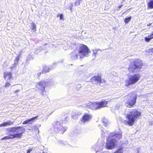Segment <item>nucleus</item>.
I'll return each instance as SVG.
<instances>
[{
    "label": "nucleus",
    "mask_w": 153,
    "mask_h": 153,
    "mask_svg": "<svg viewBox=\"0 0 153 153\" xmlns=\"http://www.w3.org/2000/svg\"><path fill=\"white\" fill-rule=\"evenodd\" d=\"M122 132H112L110 134L107 139L106 147L108 149H114L116 146V144L117 140L122 137Z\"/></svg>",
    "instance_id": "1"
},
{
    "label": "nucleus",
    "mask_w": 153,
    "mask_h": 153,
    "mask_svg": "<svg viewBox=\"0 0 153 153\" xmlns=\"http://www.w3.org/2000/svg\"><path fill=\"white\" fill-rule=\"evenodd\" d=\"M141 115V112L138 108L130 109L126 115L128 120L126 121V122L128 125L131 126L134 125L137 119H139Z\"/></svg>",
    "instance_id": "2"
},
{
    "label": "nucleus",
    "mask_w": 153,
    "mask_h": 153,
    "mask_svg": "<svg viewBox=\"0 0 153 153\" xmlns=\"http://www.w3.org/2000/svg\"><path fill=\"white\" fill-rule=\"evenodd\" d=\"M7 131L10 136H12V138H21L25 129L22 127H13L7 128Z\"/></svg>",
    "instance_id": "3"
},
{
    "label": "nucleus",
    "mask_w": 153,
    "mask_h": 153,
    "mask_svg": "<svg viewBox=\"0 0 153 153\" xmlns=\"http://www.w3.org/2000/svg\"><path fill=\"white\" fill-rule=\"evenodd\" d=\"M143 64L141 60L136 59L130 64L128 68V71L131 73L137 72L141 69Z\"/></svg>",
    "instance_id": "4"
},
{
    "label": "nucleus",
    "mask_w": 153,
    "mask_h": 153,
    "mask_svg": "<svg viewBox=\"0 0 153 153\" xmlns=\"http://www.w3.org/2000/svg\"><path fill=\"white\" fill-rule=\"evenodd\" d=\"M107 102L105 101H102L98 102H89L87 106L92 109L96 110L106 106Z\"/></svg>",
    "instance_id": "5"
},
{
    "label": "nucleus",
    "mask_w": 153,
    "mask_h": 153,
    "mask_svg": "<svg viewBox=\"0 0 153 153\" xmlns=\"http://www.w3.org/2000/svg\"><path fill=\"white\" fill-rule=\"evenodd\" d=\"M140 78V76L139 74H134L126 79L125 82V85L127 87L133 85L137 83Z\"/></svg>",
    "instance_id": "6"
},
{
    "label": "nucleus",
    "mask_w": 153,
    "mask_h": 153,
    "mask_svg": "<svg viewBox=\"0 0 153 153\" xmlns=\"http://www.w3.org/2000/svg\"><path fill=\"white\" fill-rule=\"evenodd\" d=\"M79 55L80 58H83L84 56H87L90 52V50L86 45L83 44L80 45L79 50H78Z\"/></svg>",
    "instance_id": "7"
},
{
    "label": "nucleus",
    "mask_w": 153,
    "mask_h": 153,
    "mask_svg": "<svg viewBox=\"0 0 153 153\" xmlns=\"http://www.w3.org/2000/svg\"><path fill=\"white\" fill-rule=\"evenodd\" d=\"M130 98L128 100L125 104L127 107H131L136 103L137 97L135 93H132L128 95Z\"/></svg>",
    "instance_id": "8"
},
{
    "label": "nucleus",
    "mask_w": 153,
    "mask_h": 153,
    "mask_svg": "<svg viewBox=\"0 0 153 153\" xmlns=\"http://www.w3.org/2000/svg\"><path fill=\"white\" fill-rule=\"evenodd\" d=\"M62 123H61L59 121H57L55 122V124H54V125L55 132L62 134L66 131L67 128L63 127L61 124Z\"/></svg>",
    "instance_id": "9"
},
{
    "label": "nucleus",
    "mask_w": 153,
    "mask_h": 153,
    "mask_svg": "<svg viewBox=\"0 0 153 153\" xmlns=\"http://www.w3.org/2000/svg\"><path fill=\"white\" fill-rule=\"evenodd\" d=\"M45 82L43 81L39 82L36 84V87L38 89L41 91V93L42 95L45 94V87L46 86Z\"/></svg>",
    "instance_id": "10"
},
{
    "label": "nucleus",
    "mask_w": 153,
    "mask_h": 153,
    "mask_svg": "<svg viewBox=\"0 0 153 153\" xmlns=\"http://www.w3.org/2000/svg\"><path fill=\"white\" fill-rule=\"evenodd\" d=\"M92 116L91 114L85 113L82 116L81 121L82 123H85L88 122L92 118Z\"/></svg>",
    "instance_id": "11"
},
{
    "label": "nucleus",
    "mask_w": 153,
    "mask_h": 153,
    "mask_svg": "<svg viewBox=\"0 0 153 153\" xmlns=\"http://www.w3.org/2000/svg\"><path fill=\"white\" fill-rule=\"evenodd\" d=\"M101 77L100 75L94 76L91 78V81L94 84H97L101 82Z\"/></svg>",
    "instance_id": "12"
},
{
    "label": "nucleus",
    "mask_w": 153,
    "mask_h": 153,
    "mask_svg": "<svg viewBox=\"0 0 153 153\" xmlns=\"http://www.w3.org/2000/svg\"><path fill=\"white\" fill-rule=\"evenodd\" d=\"M79 53L77 50H75L70 54V57L72 59L75 60L78 58Z\"/></svg>",
    "instance_id": "13"
},
{
    "label": "nucleus",
    "mask_w": 153,
    "mask_h": 153,
    "mask_svg": "<svg viewBox=\"0 0 153 153\" xmlns=\"http://www.w3.org/2000/svg\"><path fill=\"white\" fill-rule=\"evenodd\" d=\"M4 77L5 79L7 78V81H8L11 78L12 73L9 72H5L4 73Z\"/></svg>",
    "instance_id": "14"
},
{
    "label": "nucleus",
    "mask_w": 153,
    "mask_h": 153,
    "mask_svg": "<svg viewBox=\"0 0 153 153\" xmlns=\"http://www.w3.org/2000/svg\"><path fill=\"white\" fill-rule=\"evenodd\" d=\"M37 117V116H36L31 119H28L25 121L23 123V124H25L27 123L30 124H32L34 122V120Z\"/></svg>",
    "instance_id": "15"
},
{
    "label": "nucleus",
    "mask_w": 153,
    "mask_h": 153,
    "mask_svg": "<svg viewBox=\"0 0 153 153\" xmlns=\"http://www.w3.org/2000/svg\"><path fill=\"white\" fill-rule=\"evenodd\" d=\"M45 83H46V86H49L53 85L54 83V82L53 79H50L49 80H47L46 82H45Z\"/></svg>",
    "instance_id": "16"
},
{
    "label": "nucleus",
    "mask_w": 153,
    "mask_h": 153,
    "mask_svg": "<svg viewBox=\"0 0 153 153\" xmlns=\"http://www.w3.org/2000/svg\"><path fill=\"white\" fill-rule=\"evenodd\" d=\"M102 122L103 123L104 125L105 126H107L110 123V122L104 117L102 120Z\"/></svg>",
    "instance_id": "17"
},
{
    "label": "nucleus",
    "mask_w": 153,
    "mask_h": 153,
    "mask_svg": "<svg viewBox=\"0 0 153 153\" xmlns=\"http://www.w3.org/2000/svg\"><path fill=\"white\" fill-rule=\"evenodd\" d=\"M152 39H153V35L152 34L145 38L146 41L147 42H149Z\"/></svg>",
    "instance_id": "18"
},
{
    "label": "nucleus",
    "mask_w": 153,
    "mask_h": 153,
    "mask_svg": "<svg viewBox=\"0 0 153 153\" xmlns=\"http://www.w3.org/2000/svg\"><path fill=\"white\" fill-rule=\"evenodd\" d=\"M33 59V57L31 55H29L26 59V62L27 63H29L30 61Z\"/></svg>",
    "instance_id": "19"
},
{
    "label": "nucleus",
    "mask_w": 153,
    "mask_h": 153,
    "mask_svg": "<svg viewBox=\"0 0 153 153\" xmlns=\"http://www.w3.org/2000/svg\"><path fill=\"white\" fill-rule=\"evenodd\" d=\"M13 123L10 121H8L6 122L3 123L2 124L3 127L7 125H10L11 124H13Z\"/></svg>",
    "instance_id": "20"
},
{
    "label": "nucleus",
    "mask_w": 153,
    "mask_h": 153,
    "mask_svg": "<svg viewBox=\"0 0 153 153\" xmlns=\"http://www.w3.org/2000/svg\"><path fill=\"white\" fill-rule=\"evenodd\" d=\"M49 68L46 66H44L43 68V71L42 72V74H44L47 72H48Z\"/></svg>",
    "instance_id": "21"
},
{
    "label": "nucleus",
    "mask_w": 153,
    "mask_h": 153,
    "mask_svg": "<svg viewBox=\"0 0 153 153\" xmlns=\"http://www.w3.org/2000/svg\"><path fill=\"white\" fill-rule=\"evenodd\" d=\"M148 6L150 9L153 8V0H151L148 4Z\"/></svg>",
    "instance_id": "22"
},
{
    "label": "nucleus",
    "mask_w": 153,
    "mask_h": 153,
    "mask_svg": "<svg viewBox=\"0 0 153 153\" xmlns=\"http://www.w3.org/2000/svg\"><path fill=\"white\" fill-rule=\"evenodd\" d=\"M100 50L99 49L93 50V53L92 54L93 57L94 56V58H95L96 56V55L97 53V52Z\"/></svg>",
    "instance_id": "23"
},
{
    "label": "nucleus",
    "mask_w": 153,
    "mask_h": 153,
    "mask_svg": "<svg viewBox=\"0 0 153 153\" xmlns=\"http://www.w3.org/2000/svg\"><path fill=\"white\" fill-rule=\"evenodd\" d=\"M146 52L149 54V55H152L153 53V48L149 49L146 50Z\"/></svg>",
    "instance_id": "24"
},
{
    "label": "nucleus",
    "mask_w": 153,
    "mask_h": 153,
    "mask_svg": "<svg viewBox=\"0 0 153 153\" xmlns=\"http://www.w3.org/2000/svg\"><path fill=\"white\" fill-rule=\"evenodd\" d=\"M58 143H59V144L62 145H63L65 146L67 144V143L66 141H61L60 140H59Z\"/></svg>",
    "instance_id": "25"
},
{
    "label": "nucleus",
    "mask_w": 153,
    "mask_h": 153,
    "mask_svg": "<svg viewBox=\"0 0 153 153\" xmlns=\"http://www.w3.org/2000/svg\"><path fill=\"white\" fill-rule=\"evenodd\" d=\"M131 17H129L128 18H126L124 20L126 24L131 19Z\"/></svg>",
    "instance_id": "26"
},
{
    "label": "nucleus",
    "mask_w": 153,
    "mask_h": 153,
    "mask_svg": "<svg viewBox=\"0 0 153 153\" xmlns=\"http://www.w3.org/2000/svg\"><path fill=\"white\" fill-rule=\"evenodd\" d=\"M82 0H76L75 3V6L79 5L80 3L82 2Z\"/></svg>",
    "instance_id": "27"
},
{
    "label": "nucleus",
    "mask_w": 153,
    "mask_h": 153,
    "mask_svg": "<svg viewBox=\"0 0 153 153\" xmlns=\"http://www.w3.org/2000/svg\"><path fill=\"white\" fill-rule=\"evenodd\" d=\"M31 24L32 27V30L34 31H36V25L33 23H31Z\"/></svg>",
    "instance_id": "28"
},
{
    "label": "nucleus",
    "mask_w": 153,
    "mask_h": 153,
    "mask_svg": "<svg viewBox=\"0 0 153 153\" xmlns=\"http://www.w3.org/2000/svg\"><path fill=\"white\" fill-rule=\"evenodd\" d=\"M13 138H12V136H6V137H3V138H2L1 140H3L4 139H13Z\"/></svg>",
    "instance_id": "29"
},
{
    "label": "nucleus",
    "mask_w": 153,
    "mask_h": 153,
    "mask_svg": "<svg viewBox=\"0 0 153 153\" xmlns=\"http://www.w3.org/2000/svg\"><path fill=\"white\" fill-rule=\"evenodd\" d=\"M79 132L77 130H75L73 131V135L74 136H76L78 134H79Z\"/></svg>",
    "instance_id": "30"
},
{
    "label": "nucleus",
    "mask_w": 153,
    "mask_h": 153,
    "mask_svg": "<svg viewBox=\"0 0 153 153\" xmlns=\"http://www.w3.org/2000/svg\"><path fill=\"white\" fill-rule=\"evenodd\" d=\"M123 150L122 149H119L114 153H123Z\"/></svg>",
    "instance_id": "31"
},
{
    "label": "nucleus",
    "mask_w": 153,
    "mask_h": 153,
    "mask_svg": "<svg viewBox=\"0 0 153 153\" xmlns=\"http://www.w3.org/2000/svg\"><path fill=\"white\" fill-rule=\"evenodd\" d=\"M17 65V63H14V64L13 65L10 67V68L12 69L14 67H15Z\"/></svg>",
    "instance_id": "32"
},
{
    "label": "nucleus",
    "mask_w": 153,
    "mask_h": 153,
    "mask_svg": "<svg viewBox=\"0 0 153 153\" xmlns=\"http://www.w3.org/2000/svg\"><path fill=\"white\" fill-rule=\"evenodd\" d=\"M10 85V83L9 82H7L5 85V87H9Z\"/></svg>",
    "instance_id": "33"
},
{
    "label": "nucleus",
    "mask_w": 153,
    "mask_h": 153,
    "mask_svg": "<svg viewBox=\"0 0 153 153\" xmlns=\"http://www.w3.org/2000/svg\"><path fill=\"white\" fill-rule=\"evenodd\" d=\"M19 60V58H18V57H17L16 58V59L14 61V63H16L17 64Z\"/></svg>",
    "instance_id": "34"
},
{
    "label": "nucleus",
    "mask_w": 153,
    "mask_h": 153,
    "mask_svg": "<svg viewBox=\"0 0 153 153\" xmlns=\"http://www.w3.org/2000/svg\"><path fill=\"white\" fill-rule=\"evenodd\" d=\"M59 17H60V20H62V19H63V15L62 14H61L60 15H59Z\"/></svg>",
    "instance_id": "35"
},
{
    "label": "nucleus",
    "mask_w": 153,
    "mask_h": 153,
    "mask_svg": "<svg viewBox=\"0 0 153 153\" xmlns=\"http://www.w3.org/2000/svg\"><path fill=\"white\" fill-rule=\"evenodd\" d=\"M32 149H29L27 151V153H30L32 151Z\"/></svg>",
    "instance_id": "36"
},
{
    "label": "nucleus",
    "mask_w": 153,
    "mask_h": 153,
    "mask_svg": "<svg viewBox=\"0 0 153 153\" xmlns=\"http://www.w3.org/2000/svg\"><path fill=\"white\" fill-rule=\"evenodd\" d=\"M20 91V90L19 89H18V90H16L14 92V93L16 94V93H18V92H19Z\"/></svg>",
    "instance_id": "37"
},
{
    "label": "nucleus",
    "mask_w": 153,
    "mask_h": 153,
    "mask_svg": "<svg viewBox=\"0 0 153 153\" xmlns=\"http://www.w3.org/2000/svg\"><path fill=\"white\" fill-rule=\"evenodd\" d=\"M96 153H103V152L101 151H98L96 152Z\"/></svg>",
    "instance_id": "38"
},
{
    "label": "nucleus",
    "mask_w": 153,
    "mask_h": 153,
    "mask_svg": "<svg viewBox=\"0 0 153 153\" xmlns=\"http://www.w3.org/2000/svg\"><path fill=\"white\" fill-rule=\"evenodd\" d=\"M122 6H123V5H121L119 6L118 7L119 10H119L122 7Z\"/></svg>",
    "instance_id": "39"
},
{
    "label": "nucleus",
    "mask_w": 153,
    "mask_h": 153,
    "mask_svg": "<svg viewBox=\"0 0 153 153\" xmlns=\"http://www.w3.org/2000/svg\"><path fill=\"white\" fill-rule=\"evenodd\" d=\"M41 73H42V72H39V73H38V76H40L41 75Z\"/></svg>",
    "instance_id": "40"
},
{
    "label": "nucleus",
    "mask_w": 153,
    "mask_h": 153,
    "mask_svg": "<svg viewBox=\"0 0 153 153\" xmlns=\"http://www.w3.org/2000/svg\"><path fill=\"white\" fill-rule=\"evenodd\" d=\"M72 6L70 7V11H71L72 9V6H73V4H71Z\"/></svg>",
    "instance_id": "41"
},
{
    "label": "nucleus",
    "mask_w": 153,
    "mask_h": 153,
    "mask_svg": "<svg viewBox=\"0 0 153 153\" xmlns=\"http://www.w3.org/2000/svg\"><path fill=\"white\" fill-rule=\"evenodd\" d=\"M73 118L74 119H75L76 118V115L73 116Z\"/></svg>",
    "instance_id": "42"
},
{
    "label": "nucleus",
    "mask_w": 153,
    "mask_h": 153,
    "mask_svg": "<svg viewBox=\"0 0 153 153\" xmlns=\"http://www.w3.org/2000/svg\"><path fill=\"white\" fill-rule=\"evenodd\" d=\"M151 24H152V23H150L149 24H148L147 26H150L151 25Z\"/></svg>",
    "instance_id": "43"
},
{
    "label": "nucleus",
    "mask_w": 153,
    "mask_h": 153,
    "mask_svg": "<svg viewBox=\"0 0 153 153\" xmlns=\"http://www.w3.org/2000/svg\"><path fill=\"white\" fill-rule=\"evenodd\" d=\"M0 127H3L2 124L0 125Z\"/></svg>",
    "instance_id": "44"
},
{
    "label": "nucleus",
    "mask_w": 153,
    "mask_h": 153,
    "mask_svg": "<svg viewBox=\"0 0 153 153\" xmlns=\"http://www.w3.org/2000/svg\"><path fill=\"white\" fill-rule=\"evenodd\" d=\"M129 9H128V10H127L126 11V12H127V11H128V10H129Z\"/></svg>",
    "instance_id": "45"
},
{
    "label": "nucleus",
    "mask_w": 153,
    "mask_h": 153,
    "mask_svg": "<svg viewBox=\"0 0 153 153\" xmlns=\"http://www.w3.org/2000/svg\"><path fill=\"white\" fill-rule=\"evenodd\" d=\"M78 116H78V115H76V117H77V118Z\"/></svg>",
    "instance_id": "46"
},
{
    "label": "nucleus",
    "mask_w": 153,
    "mask_h": 153,
    "mask_svg": "<svg viewBox=\"0 0 153 153\" xmlns=\"http://www.w3.org/2000/svg\"><path fill=\"white\" fill-rule=\"evenodd\" d=\"M103 135V134H102V136Z\"/></svg>",
    "instance_id": "47"
}]
</instances>
